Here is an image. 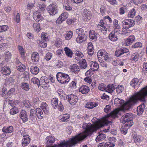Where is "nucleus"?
Here are the masks:
<instances>
[{"label": "nucleus", "instance_id": "cd10ccee", "mask_svg": "<svg viewBox=\"0 0 147 147\" xmlns=\"http://www.w3.org/2000/svg\"><path fill=\"white\" fill-rule=\"evenodd\" d=\"M98 105V104L94 102H88L85 105V107L89 109H92Z\"/></svg>", "mask_w": 147, "mask_h": 147}, {"label": "nucleus", "instance_id": "393cba45", "mask_svg": "<svg viewBox=\"0 0 147 147\" xmlns=\"http://www.w3.org/2000/svg\"><path fill=\"white\" fill-rule=\"evenodd\" d=\"M109 38L110 40L113 41H115L118 39L117 34L115 32H112L110 33Z\"/></svg>", "mask_w": 147, "mask_h": 147}, {"label": "nucleus", "instance_id": "f8f14e48", "mask_svg": "<svg viewBox=\"0 0 147 147\" xmlns=\"http://www.w3.org/2000/svg\"><path fill=\"white\" fill-rule=\"evenodd\" d=\"M132 125V124L130 125V124H126L124 126H122L120 129L121 132L124 135L125 134L127 133V129Z\"/></svg>", "mask_w": 147, "mask_h": 147}, {"label": "nucleus", "instance_id": "b1692460", "mask_svg": "<svg viewBox=\"0 0 147 147\" xmlns=\"http://www.w3.org/2000/svg\"><path fill=\"white\" fill-rule=\"evenodd\" d=\"M82 15L85 18H90L92 17L91 13L87 9H85L83 10Z\"/></svg>", "mask_w": 147, "mask_h": 147}, {"label": "nucleus", "instance_id": "0eeeda50", "mask_svg": "<svg viewBox=\"0 0 147 147\" xmlns=\"http://www.w3.org/2000/svg\"><path fill=\"white\" fill-rule=\"evenodd\" d=\"M66 98H68L69 103L73 105H75L78 100V98L77 96L72 94L69 95H67Z\"/></svg>", "mask_w": 147, "mask_h": 147}, {"label": "nucleus", "instance_id": "a878e982", "mask_svg": "<svg viewBox=\"0 0 147 147\" xmlns=\"http://www.w3.org/2000/svg\"><path fill=\"white\" fill-rule=\"evenodd\" d=\"M30 114L29 116L30 118L33 121L36 119V111L34 109H31L30 110Z\"/></svg>", "mask_w": 147, "mask_h": 147}, {"label": "nucleus", "instance_id": "bf43d9fd", "mask_svg": "<svg viewBox=\"0 0 147 147\" xmlns=\"http://www.w3.org/2000/svg\"><path fill=\"white\" fill-rule=\"evenodd\" d=\"M40 101L38 97L35 98L34 99V104L35 105H38L40 103Z\"/></svg>", "mask_w": 147, "mask_h": 147}, {"label": "nucleus", "instance_id": "1a4fd4ad", "mask_svg": "<svg viewBox=\"0 0 147 147\" xmlns=\"http://www.w3.org/2000/svg\"><path fill=\"white\" fill-rule=\"evenodd\" d=\"M20 117L24 123L28 120V116L27 112L24 110H22L20 113Z\"/></svg>", "mask_w": 147, "mask_h": 147}, {"label": "nucleus", "instance_id": "39448f33", "mask_svg": "<svg viewBox=\"0 0 147 147\" xmlns=\"http://www.w3.org/2000/svg\"><path fill=\"white\" fill-rule=\"evenodd\" d=\"M123 24L124 29H127L135 25V21L133 19H128L126 21H123Z\"/></svg>", "mask_w": 147, "mask_h": 147}, {"label": "nucleus", "instance_id": "9d476101", "mask_svg": "<svg viewBox=\"0 0 147 147\" xmlns=\"http://www.w3.org/2000/svg\"><path fill=\"white\" fill-rule=\"evenodd\" d=\"M129 50L126 48H123L120 49L118 51H116L115 53V55L117 57H119L122 56L125 53L128 52Z\"/></svg>", "mask_w": 147, "mask_h": 147}, {"label": "nucleus", "instance_id": "5701e85b", "mask_svg": "<svg viewBox=\"0 0 147 147\" xmlns=\"http://www.w3.org/2000/svg\"><path fill=\"white\" fill-rule=\"evenodd\" d=\"M13 127L11 126L7 127L4 126L2 129L3 132L6 134L11 133L13 131Z\"/></svg>", "mask_w": 147, "mask_h": 147}, {"label": "nucleus", "instance_id": "de8ad7c7", "mask_svg": "<svg viewBox=\"0 0 147 147\" xmlns=\"http://www.w3.org/2000/svg\"><path fill=\"white\" fill-rule=\"evenodd\" d=\"M22 102L24 106L27 108H30L31 106L30 102L28 100H24Z\"/></svg>", "mask_w": 147, "mask_h": 147}, {"label": "nucleus", "instance_id": "423d86ee", "mask_svg": "<svg viewBox=\"0 0 147 147\" xmlns=\"http://www.w3.org/2000/svg\"><path fill=\"white\" fill-rule=\"evenodd\" d=\"M57 4H50L48 6V9L50 15H54L57 13Z\"/></svg>", "mask_w": 147, "mask_h": 147}, {"label": "nucleus", "instance_id": "7c9ffc66", "mask_svg": "<svg viewBox=\"0 0 147 147\" xmlns=\"http://www.w3.org/2000/svg\"><path fill=\"white\" fill-rule=\"evenodd\" d=\"M64 49L67 56L70 58L72 57L73 53L71 50L67 47H65Z\"/></svg>", "mask_w": 147, "mask_h": 147}, {"label": "nucleus", "instance_id": "4be33fe9", "mask_svg": "<svg viewBox=\"0 0 147 147\" xmlns=\"http://www.w3.org/2000/svg\"><path fill=\"white\" fill-rule=\"evenodd\" d=\"M116 85L115 84H109L106 87V91L109 93L112 92L115 89Z\"/></svg>", "mask_w": 147, "mask_h": 147}, {"label": "nucleus", "instance_id": "6e6552de", "mask_svg": "<svg viewBox=\"0 0 147 147\" xmlns=\"http://www.w3.org/2000/svg\"><path fill=\"white\" fill-rule=\"evenodd\" d=\"M49 80L48 79L45 80V77H42L39 80V85L40 86L45 89L49 86Z\"/></svg>", "mask_w": 147, "mask_h": 147}, {"label": "nucleus", "instance_id": "13d9d810", "mask_svg": "<svg viewBox=\"0 0 147 147\" xmlns=\"http://www.w3.org/2000/svg\"><path fill=\"white\" fill-rule=\"evenodd\" d=\"M106 7L104 5H101L100 8V11L101 14L103 16L105 13Z\"/></svg>", "mask_w": 147, "mask_h": 147}, {"label": "nucleus", "instance_id": "338daca9", "mask_svg": "<svg viewBox=\"0 0 147 147\" xmlns=\"http://www.w3.org/2000/svg\"><path fill=\"white\" fill-rule=\"evenodd\" d=\"M118 113V111L117 110L113 111L110 113V115L113 117H116Z\"/></svg>", "mask_w": 147, "mask_h": 147}, {"label": "nucleus", "instance_id": "dca6fc26", "mask_svg": "<svg viewBox=\"0 0 147 147\" xmlns=\"http://www.w3.org/2000/svg\"><path fill=\"white\" fill-rule=\"evenodd\" d=\"M135 38L133 35L130 36L125 42V44L128 46L133 43L135 40Z\"/></svg>", "mask_w": 147, "mask_h": 147}, {"label": "nucleus", "instance_id": "412c9836", "mask_svg": "<svg viewBox=\"0 0 147 147\" xmlns=\"http://www.w3.org/2000/svg\"><path fill=\"white\" fill-rule=\"evenodd\" d=\"M36 115L38 118L40 119H42L44 117V114L41 109L38 108L36 109L35 110Z\"/></svg>", "mask_w": 147, "mask_h": 147}, {"label": "nucleus", "instance_id": "473e14b6", "mask_svg": "<svg viewBox=\"0 0 147 147\" xmlns=\"http://www.w3.org/2000/svg\"><path fill=\"white\" fill-rule=\"evenodd\" d=\"M80 67L82 69H85L87 67V64L86 60L84 59H82L79 62Z\"/></svg>", "mask_w": 147, "mask_h": 147}, {"label": "nucleus", "instance_id": "864d4df0", "mask_svg": "<svg viewBox=\"0 0 147 147\" xmlns=\"http://www.w3.org/2000/svg\"><path fill=\"white\" fill-rule=\"evenodd\" d=\"M98 88L99 90L102 91H103L105 90H106V87H105V85L103 83L100 84L99 85Z\"/></svg>", "mask_w": 147, "mask_h": 147}, {"label": "nucleus", "instance_id": "a211bd4d", "mask_svg": "<svg viewBox=\"0 0 147 147\" xmlns=\"http://www.w3.org/2000/svg\"><path fill=\"white\" fill-rule=\"evenodd\" d=\"M40 107L42 108L45 113H49V107L48 105L46 102H42L41 104Z\"/></svg>", "mask_w": 147, "mask_h": 147}, {"label": "nucleus", "instance_id": "58836bf2", "mask_svg": "<svg viewBox=\"0 0 147 147\" xmlns=\"http://www.w3.org/2000/svg\"><path fill=\"white\" fill-rule=\"evenodd\" d=\"M118 94L121 93L123 90V86L121 85H118L117 86H116L115 88Z\"/></svg>", "mask_w": 147, "mask_h": 147}, {"label": "nucleus", "instance_id": "37998d69", "mask_svg": "<svg viewBox=\"0 0 147 147\" xmlns=\"http://www.w3.org/2000/svg\"><path fill=\"white\" fill-rule=\"evenodd\" d=\"M18 70L20 71H23L25 70L26 67L24 65L20 64L17 65L16 66Z\"/></svg>", "mask_w": 147, "mask_h": 147}, {"label": "nucleus", "instance_id": "4c0bfd02", "mask_svg": "<svg viewBox=\"0 0 147 147\" xmlns=\"http://www.w3.org/2000/svg\"><path fill=\"white\" fill-rule=\"evenodd\" d=\"M75 58L77 60H79L83 56V54L80 52L77 51L75 53Z\"/></svg>", "mask_w": 147, "mask_h": 147}, {"label": "nucleus", "instance_id": "4d7b16f0", "mask_svg": "<svg viewBox=\"0 0 147 147\" xmlns=\"http://www.w3.org/2000/svg\"><path fill=\"white\" fill-rule=\"evenodd\" d=\"M33 17L34 18H42L40 14L38 12H34L33 15Z\"/></svg>", "mask_w": 147, "mask_h": 147}, {"label": "nucleus", "instance_id": "69168bd1", "mask_svg": "<svg viewBox=\"0 0 147 147\" xmlns=\"http://www.w3.org/2000/svg\"><path fill=\"white\" fill-rule=\"evenodd\" d=\"M57 92L60 97L62 96V97H64L65 96V94H64L63 91L61 89H60L58 90H57Z\"/></svg>", "mask_w": 147, "mask_h": 147}, {"label": "nucleus", "instance_id": "c03bdc74", "mask_svg": "<svg viewBox=\"0 0 147 147\" xmlns=\"http://www.w3.org/2000/svg\"><path fill=\"white\" fill-rule=\"evenodd\" d=\"M22 88L26 91H28L30 89L28 84L26 83H22L21 84Z\"/></svg>", "mask_w": 147, "mask_h": 147}, {"label": "nucleus", "instance_id": "a19ab883", "mask_svg": "<svg viewBox=\"0 0 147 147\" xmlns=\"http://www.w3.org/2000/svg\"><path fill=\"white\" fill-rule=\"evenodd\" d=\"M139 82L138 80L136 78L132 79L130 85L132 87H134L136 86Z\"/></svg>", "mask_w": 147, "mask_h": 147}, {"label": "nucleus", "instance_id": "9b49d317", "mask_svg": "<svg viewBox=\"0 0 147 147\" xmlns=\"http://www.w3.org/2000/svg\"><path fill=\"white\" fill-rule=\"evenodd\" d=\"M39 56L38 53L37 52H33L31 55V61L34 64H36V62L39 61Z\"/></svg>", "mask_w": 147, "mask_h": 147}, {"label": "nucleus", "instance_id": "2f4dec72", "mask_svg": "<svg viewBox=\"0 0 147 147\" xmlns=\"http://www.w3.org/2000/svg\"><path fill=\"white\" fill-rule=\"evenodd\" d=\"M97 34L93 30H91L89 32V36L92 39H96L97 38Z\"/></svg>", "mask_w": 147, "mask_h": 147}, {"label": "nucleus", "instance_id": "f3484780", "mask_svg": "<svg viewBox=\"0 0 147 147\" xmlns=\"http://www.w3.org/2000/svg\"><path fill=\"white\" fill-rule=\"evenodd\" d=\"M23 142L22 143V146L24 147L29 144L30 142V139L29 136H25L22 140Z\"/></svg>", "mask_w": 147, "mask_h": 147}, {"label": "nucleus", "instance_id": "f704fd0d", "mask_svg": "<svg viewBox=\"0 0 147 147\" xmlns=\"http://www.w3.org/2000/svg\"><path fill=\"white\" fill-rule=\"evenodd\" d=\"M106 137V135L101 133H100L99 135L97 136L96 140V142H98L100 140L105 139Z\"/></svg>", "mask_w": 147, "mask_h": 147}, {"label": "nucleus", "instance_id": "8fccbe9b", "mask_svg": "<svg viewBox=\"0 0 147 147\" xmlns=\"http://www.w3.org/2000/svg\"><path fill=\"white\" fill-rule=\"evenodd\" d=\"M33 27L34 30L36 31L37 32H39L40 30V25L39 24H34Z\"/></svg>", "mask_w": 147, "mask_h": 147}, {"label": "nucleus", "instance_id": "79ce46f5", "mask_svg": "<svg viewBox=\"0 0 147 147\" xmlns=\"http://www.w3.org/2000/svg\"><path fill=\"white\" fill-rule=\"evenodd\" d=\"M133 139L134 142L136 143H140L142 141V139L140 138V136H138L136 135H134L133 138Z\"/></svg>", "mask_w": 147, "mask_h": 147}, {"label": "nucleus", "instance_id": "3c124183", "mask_svg": "<svg viewBox=\"0 0 147 147\" xmlns=\"http://www.w3.org/2000/svg\"><path fill=\"white\" fill-rule=\"evenodd\" d=\"M46 33L43 32L41 34L42 39V40L43 42L47 41L49 40L48 37L46 36Z\"/></svg>", "mask_w": 147, "mask_h": 147}, {"label": "nucleus", "instance_id": "774afa93", "mask_svg": "<svg viewBox=\"0 0 147 147\" xmlns=\"http://www.w3.org/2000/svg\"><path fill=\"white\" fill-rule=\"evenodd\" d=\"M76 20L75 19H68L66 22L68 24H71L75 22Z\"/></svg>", "mask_w": 147, "mask_h": 147}, {"label": "nucleus", "instance_id": "7ed1b4c3", "mask_svg": "<svg viewBox=\"0 0 147 147\" xmlns=\"http://www.w3.org/2000/svg\"><path fill=\"white\" fill-rule=\"evenodd\" d=\"M133 115L131 113H127L123 115L120 119V121L122 123H127L126 124L133 125Z\"/></svg>", "mask_w": 147, "mask_h": 147}, {"label": "nucleus", "instance_id": "c9c22d12", "mask_svg": "<svg viewBox=\"0 0 147 147\" xmlns=\"http://www.w3.org/2000/svg\"><path fill=\"white\" fill-rule=\"evenodd\" d=\"M46 139L47 141L46 143V144H49V143L53 144L54 142L55 141V138L51 136H47V137Z\"/></svg>", "mask_w": 147, "mask_h": 147}, {"label": "nucleus", "instance_id": "e2e57ef3", "mask_svg": "<svg viewBox=\"0 0 147 147\" xmlns=\"http://www.w3.org/2000/svg\"><path fill=\"white\" fill-rule=\"evenodd\" d=\"M52 54L50 53H47L45 58L47 61L49 60L51 58L52 56Z\"/></svg>", "mask_w": 147, "mask_h": 147}, {"label": "nucleus", "instance_id": "f03ea898", "mask_svg": "<svg viewBox=\"0 0 147 147\" xmlns=\"http://www.w3.org/2000/svg\"><path fill=\"white\" fill-rule=\"evenodd\" d=\"M57 78L59 82L61 84H67L70 80L67 74L61 72H58L56 75Z\"/></svg>", "mask_w": 147, "mask_h": 147}, {"label": "nucleus", "instance_id": "052dcab7", "mask_svg": "<svg viewBox=\"0 0 147 147\" xmlns=\"http://www.w3.org/2000/svg\"><path fill=\"white\" fill-rule=\"evenodd\" d=\"M31 82L34 84H36L38 86L39 85V80L36 78H33L31 79Z\"/></svg>", "mask_w": 147, "mask_h": 147}, {"label": "nucleus", "instance_id": "f257e3e1", "mask_svg": "<svg viewBox=\"0 0 147 147\" xmlns=\"http://www.w3.org/2000/svg\"><path fill=\"white\" fill-rule=\"evenodd\" d=\"M147 96V87L144 88L139 92L131 97L126 102L124 101L117 98L115 99V104H120L125 109H129L132 106L136 103L138 100L144 101L145 97Z\"/></svg>", "mask_w": 147, "mask_h": 147}, {"label": "nucleus", "instance_id": "49530a36", "mask_svg": "<svg viewBox=\"0 0 147 147\" xmlns=\"http://www.w3.org/2000/svg\"><path fill=\"white\" fill-rule=\"evenodd\" d=\"M76 32L78 35H86L83 29L81 28H79L77 29L76 30Z\"/></svg>", "mask_w": 147, "mask_h": 147}, {"label": "nucleus", "instance_id": "ea45409f", "mask_svg": "<svg viewBox=\"0 0 147 147\" xmlns=\"http://www.w3.org/2000/svg\"><path fill=\"white\" fill-rule=\"evenodd\" d=\"M5 59L7 61L11 58V54L9 52L6 51L5 53Z\"/></svg>", "mask_w": 147, "mask_h": 147}, {"label": "nucleus", "instance_id": "e433bc0d", "mask_svg": "<svg viewBox=\"0 0 147 147\" xmlns=\"http://www.w3.org/2000/svg\"><path fill=\"white\" fill-rule=\"evenodd\" d=\"M70 115L69 114H64L62 116L61 118L60 119V120L62 122L67 121L66 120L69 118Z\"/></svg>", "mask_w": 147, "mask_h": 147}, {"label": "nucleus", "instance_id": "6e6d98bb", "mask_svg": "<svg viewBox=\"0 0 147 147\" xmlns=\"http://www.w3.org/2000/svg\"><path fill=\"white\" fill-rule=\"evenodd\" d=\"M73 35L72 31H70L68 32L65 36V38L66 40H69L70 39Z\"/></svg>", "mask_w": 147, "mask_h": 147}, {"label": "nucleus", "instance_id": "c756f323", "mask_svg": "<svg viewBox=\"0 0 147 147\" xmlns=\"http://www.w3.org/2000/svg\"><path fill=\"white\" fill-rule=\"evenodd\" d=\"M91 63L90 67L92 69H93L94 71L97 70L99 68L98 63L95 62L91 61Z\"/></svg>", "mask_w": 147, "mask_h": 147}, {"label": "nucleus", "instance_id": "2eb2a0df", "mask_svg": "<svg viewBox=\"0 0 147 147\" xmlns=\"http://www.w3.org/2000/svg\"><path fill=\"white\" fill-rule=\"evenodd\" d=\"M70 69L71 71L74 72L75 74L78 73L80 71L79 67L76 64H74L71 65L70 67Z\"/></svg>", "mask_w": 147, "mask_h": 147}, {"label": "nucleus", "instance_id": "ddd939ff", "mask_svg": "<svg viewBox=\"0 0 147 147\" xmlns=\"http://www.w3.org/2000/svg\"><path fill=\"white\" fill-rule=\"evenodd\" d=\"M79 91L82 94H86L90 91V88L86 85H83L79 88Z\"/></svg>", "mask_w": 147, "mask_h": 147}, {"label": "nucleus", "instance_id": "4468645a", "mask_svg": "<svg viewBox=\"0 0 147 147\" xmlns=\"http://www.w3.org/2000/svg\"><path fill=\"white\" fill-rule=\"evenodd\" d=\"M87 38V37L86 35H79L76 38V40L78 43H81L86 41Z\"/></svg>", "mask_w": 147, "mask_h": 147}, {"label": "nucleus", "instance_id": "0e129e2a", "mask_svg": "<svg viewBox=\"0 0 147 147\" xmlns=\"http://www.w3.org/2000/svg\"><path fill=\"white\" fill-rule=\"evenodd\" d=\"M38 7H39V9L42 11H44L46 7L44 3L39 4Z\"/></svg>", "mask_w": 147, "mask_h": 147}, {"label": "nucleus", "instance_id": "680f3d73", "mask_svg": "<svg viewBox=\"0 0 147 147\" xmlns=\"http://www.w3.org/2000/svg\"><path fill=\"white\" fill-rule=\"evenodd\" d=\"M115 146V144L111 143L108 142L105 143L104 147H113Z\"/></svg>", "mask_w": 147, "mask_h": 147}, {"label": "nucleus", "instance_id": "72a5a7b5", "mask_svg": "<svg viewBox=\"0 0 147 147\" xmlns=\"http://www.w3.org/2000/svg\"><path fill=\"white\" fill-rule=\"evenodd\" d=\"M19 112L18 108L16 106H14L10 110L9 113L10 114L13 115L18 113Z\"/></svg>", "mask_w": 147, "mask_h": 147}, {"label": "nucleus", "instance_id": "20e7f679", "mask_svg": "<svg viewBox=\"0 0 147 147\" xmlns=\"http://www.w3.org/2000/svg\"><path fill=\"white\" fill-rule=\"evenodd\" d=\"M51 104L53 107L54 109H56L58 107V110L60 111H63L64 107L61 102H60L58 103V100L57 98H54L51 100Z\"/></svg>", "mask_w": 147, "mask_h": 147}, {"label": "nucleus", "instance_id": "bb28decb", "mask_svg": "<svg viewBox=\"0 0 147 147\" xmlns=\"http://www.w3.org/2000/svg\"><path fill=\"white\" fill-rule=\"evenodd\" d=\"M2 73L5 75H7L10 74L11 73L10 68L7 67H4L2 68L1 70Z\"/></svg>", "mask_w": 147, "mask_h": 147}, {"label": "nucleus", "instance_id": "5fc2aeb1", "mask_svg": "<svg viewBox=\"0 0 147 147\" xmlns=\"http://www.w3.org/2000/svg\"><path fill=\"white\" fill-rule=\"evenodd\" d=\"M142 44L140 42L136 43L135 44L132 46V48H141L142 47Z\"/></svg>", "mask_w": 147, "mask_h": 147}, {"label": "nucleus", "instance_id": "a18cd8bd", "mask_svg": "<svg viewBox=\"0 0 147 147\" xmlns=\"http://www.w3.org/2000/svg\"><path fill=\"white\" fill-rule=\"evenodd\" d=\"M135 10L133 9L129 12L128 15V17L133 18L135 16Z\"/></svg>", "mask_w": 147, "mask_h": 147}, {"label": "nucleus", "instance_id": "aec40b11", "mask_svg": "<svg viewBox=\"0 0 147 147\" xmlns=\"http://www.w3.org/2000/svg\"><path fill=\"white\" fill-rule=\"evenodd\" d=\"M145 105L144 103L141 104L137 107V113L138 115H141L144 111Z\"/></svg>", "mask_w": 147, "mask_h": 147}, {"label": "nucleus", "instance_id": "603ef678", "mask_svg": "<svg viewBox=\"0 0 147 147\" xmlns=\"http://www.w3.org/2000/svg\"><path fill=\"white\" fill-rule=\"evenodd\" d=\"M68 16V13L66 12H65L62 13L58 18H67Z\"/></svg>", "mask_w": 147, "mask_h": 147}, {"label": "nucleus", "instance_id": "09e8293b", "mask_svg": "<svg viewBox=\"0 0 147 147\" xmlns=\"http://www.w3.org/2000/svg\"><path fill=\"white\" fill-rule=\"evenodd\" d=\"M8 29V27L7 25H4L0 26V32L6 31Z\"/></svg>", "mask_w": 147, "mask_h": 147}, {"label": "nucleus", "instance_id": "c85d7f7f", "mask_svg": "<svg viewBox=\"0 0 147 147\" xmlns=\"http://www.w3.org/2000/svg\"><path fill=\"white\" fill-rule=\"evenodd\" d=\"M30 71L32 74L36 75L39 73V69L36 66H32L30 68Z\"/></svg>", "mask_w": 147, "mask_h": 147}, {"label": "nucleus", "instance_id": "6ab92c4d", "mask_svg": "<svg viewBox=\"0 0 147 147\" xmlns=\"http://www.w3.org/2000/svg\"><path fill=\"white\" fill-rule=\"evenodd\" d=\"M93 46V45L91 42H89L88 43L87 51L88 54L90 55H92L94 53L93 51L94 48Z\"/></svg>", "mask_w": 147, "mask_h": 147}]
</instances>
